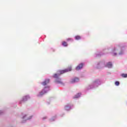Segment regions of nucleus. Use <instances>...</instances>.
Wrapping results in <instances>:
<instances>
[{
    "label": "nucleus",
    "instance_id": "7",
    "mask_svg": "<svg viewBox=\"0 0 127 127\" xmlns=\"http://www.w3.org/2000/svg\"><path fill=\"white\" fill-rule=\"evenodd\" d=\"M72 40V39H71V38L67 39V41H69V40Z\"/></svg>",
    "mask_w": 127,
    "mask_h": 127
},
{
    "label": "nucleus",
    "instance_id": "4",
    "mask_svg": "<svg viewBox=\"0 0 127 127\" xmlns=\"http://www.w3.org/2000/svg\"><path fill=\"white\" fill-rule=\"evenodd\" d=\"M75 38L76 40H79V39H81V37H80V36H76Z\"/></svg>",
    "mask_w": 127,
    "mask_h": 127
},
{
    "label": "nucleus",
    "instance_id": "1",
    "mask_svg": "<svg viewBox=\"0 0 127 127\" xmlns=\"http://www.w3.org/2000/svg\"><path fill=\"white\" fill-rule=\"evenodd\" d=\"M72 70V68H69L68 69H66L60 71V72L59 73V75H61L62 74H64V73H66V72H69V71H71Z\"/></svg>",
    "mask_w": 127,
    "mask_h": 127
},
{
    "label": "nucleus",
    "instance_id": "5",
    "mask_svg": "<svg viewBox=\"0 0 127 127\" xmlns=\"http://www.w3.org/2000/svg\"><path fill=\"white\" fill-rule=\"evenodd\" d=\"M122 77L123 78H127V74H122Z\"/></svg>",
    "mask_w": 127,
    "mask_h": 127
},
{
    "label": "nucleus",
    "instance_id": "6",
    "mask_svg": "<svg viewBox=\"0 0 127 127\" xmlns=\"http://www.w3.org/2000/svg\"><path fill=\"white\" fill-rule=\"evenodd\" d=\"M115 84L116 85V86H119V85H120V82L119 81H116L115 82Z\"/></svg>",
    "mask_w": 127,
    "mask_h": 127
},
{
    "label": "nucleus",
    "instance_id": "8",
    "mask_svg": "<svg viewBox=\"0 0 127 127\" xmlns=\"http://www.w3.org/2000/svg\"><path fill=\"white\" fill-rule=\"evenodd\" d=\"M54 77H55V78H56V77H57V74H55L54 75Z\"/></svg>",
    "mask_w": 127,
    "mask_h": 127
},
{
    "label": "nucleus",
    "instance_id": "3",
    "mask_svg": "<svg viewBox=\"0 0 127 127\" xmlns=\"http://www.w3.org/2000/svg\"><path fill=\"white\" fill-rule=\"evenodd\" d=\"M62 45H63V46H64V47L68 46V44L66 42H63Z\"/></svg>",
    "mask_w": 127,
    "mask_h": 127
},
{
    "label": "nucleus",
    "instance_id": "2",
    "mask_svg": "<svg viewBox=\"0 0 127 127\" xmlns=\"http://www.w3.org/2000/svg\"><path fill=\"white\" fill-rule=\"evenodd\" d=\"M82 68H83V64H80L76 67V70H80Z\"/></svg>",
    "mask_w": 127,
    "mask_h": 127
}]
</instances>
